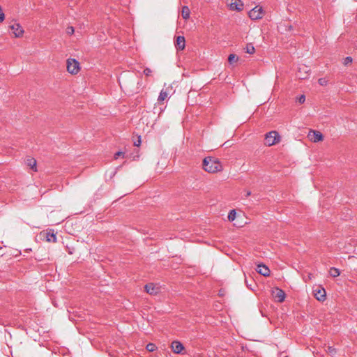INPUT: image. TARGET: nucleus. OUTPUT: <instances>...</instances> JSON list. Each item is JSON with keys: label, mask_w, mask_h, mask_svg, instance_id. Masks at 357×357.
Wrapping results in <instances>:
<instances>
[{"label": "nucleus", "mask_w": 357, "mask_h": 357, "mask_svg": "<svg viewBox=\"0 0 357 357\" xmlns=\"http://www.w3.org/2000/svg\"><path fill=\"white\" fill-rule=\"evenodd\" d=\"M190 14V11L188 6H183L182 13H181L183 18L185 20L189 19Z\"/></svg>", "instance_id": "4468645a"}, {"label": "nucleus", "mask_w": 357, "mask_h": 357, "mask_svg": "<svg viewBox=\"0 0 357 357\" xmlns=\"http://www.w3.org/2000/svg\"><path fill=\"white\" fill-rule=\"evenodd\" d=\"M167 96H168L167 93L166 91H165L164 90H162L159 94L158 100L163 101L167 98Z\"/></svg>", "instance_id": "6ab92c4d"}, {"label": "nucleus", "mask_w": 357, "mask_h": 357, "mask_svg": "<svg viewBox=\"0 0 357 357\" xmlns=\"http://www.w3.org/2000/svg\"><path fill=\"white\" fill-rule=\"evenodd\" d=\"M238 60V58L235 54H231L229 55L228 62L229 64L231 65V64L236 63Z\"/></svg>", "instance_id": "a211bd4d"}, {"label": "nucleus", "mask_w": 357, "mask_h": 357, "mask_svg": "<svg viewBox=\"0 0 357 357\" xmlns=\"http://www.w3.org/2000/svg\"><path fill=\"white\" fill-rule=\"evenodd\" d=\"M280 135L276 131H271L266 135L265 144L272 146L279 141Z\"/></svg>", "instance_id": "f03ea898"}, {"label": "nucleus", "mask_w": 357, "mask_h": 357, "mask_svg": "<svg viewBox=\"0 0 357 357\" xmlns=\"http://www.w3.org/2000/svg\"><path fill=\"white\" fill-rule=\"evenodd\" d=\"M245 283H246V285L247 287L250 289H252V287H251V284H250V283H248V280H245Z\"/></svg>", "instance_id": "c756f323"}, {"label": "nucleus", "mask_w": 357, "mask_h": 357, "mask_svg": "<svg viewBox=\"0 0 357 357\" xmlns=\"http://www.w3.org/2000/svg\"><path fill=\"white\" fill-rule=\"evenodd\" d=\"M298 100L300 103H303L305 100V96L304 95H301L298 98Z\"/></svg>", "instance_id": "bb28decb"}, {"label": "nucleus", "mask_w": 357, "mask_h": 357, "mask_svg": "<svg viewBox=\"0 0 357 357\" xmlns=\"http://www.w3.org/2000/svg\"><path fill=\"white\" fill-rule=\"evenodd\" d=\"M308 137H310V140L314 142H318L323 139V135L316 130H311L309 132Z\"/></svg>", "instance_id": "0eeeda50"}, {"label": "nucleus", "mask_w": 357, "mask_h": 357, "mask_svg": "<svg viewBox=\"0 0 357 357\" xmlns=\"http://www.w3.org/2000/svg\"><path fill=\"white\" fill-rule=\"evenodd\" d=\"M145 291L151 294L155 295L159 291V287L153 283H149L144 286Z\"/></svg>", "instance_id": "9b49d317"}, {"label": "nucleus", "mask_w": 357, "mask_h": 357, "mask_svg": "<svg viewBox=\"0 0 357 357\" xmlns=\"http://www.w3.org/2000/svg\"><path fill=\"white\" fill-rule=\"evenodd\" d=\"M251 195V192L250 191H247L246 192V194H245V197H248Z\"/></svg>", "instance_id": "2f4dec72"}, {"label": "nucleus", "mask_w": 357, "mask_h": 357, "mask_svg": "<svg viewBox=\"0 0 357 357\" xmlns=\"http://www.w3.org/2000/svg\"><path fill=\"white\" fill-rule=\"evenodd\" d=\"M273 296L275 298V301L278 302L282 303L284 301L285 298V293L283 290L277 288L273 292Z\"/></svg>", "instance_id": "423d86ee"}, {"label": "nucleus", "mask_w": 357, "mask_h": 357, "mask_svg": "<svg viewBox=\"0 0 357 357\" xmlns=\"http://www.w3.org/2000/svg\"><path fill=\"white\" fill-rule=\"evenodd\" d=\"M255 47L252 44H248L246 45L245 52L250 54H252L255 52Z\"/></svg>", "instance_id": "aec40b11"}, {"label": "nucleus", "mask_w": 357, "mask_h": 357, "mask_svg": "<svg viewBox=\"0 0 357 357\" xmlns=\"http://www.w3.org/2000/svg\"><path fill=\"white\" fill-rule=\"evenodd\" d=\"M10 28L11 29L12 33H13L15 37L19 38L22 36V27L19 23H15L10 25Z\"/></svg>", "instance_id": "6e6552de"}, {"label": "nucleus", "mask_w": 357, "mask_h": 357, "mask_svg": "<svg viewBox=\"0 0 357 357\" xmlns=\"http://www.w3.org/2000/svg\"><path fill=\"white\" fill-rule=\"evenodd\" d=\"M250 19L257 20L261 19L264 15V10L261 7L255 6L248 13Z\"/></svg>", "instance_id": "20e7f679"}, {"label": "nucleus", "mask_w": 357, "mask_h": 357, "mask_svg": "<svg viewBox=\"0 0 357 357\" xmlns=\"http://www.w3.org/2000/svg\"><path fill=\"white\" fill-rule=\"evenodd\" d=\"M335 349L332 347H328V351L332 353Z\"/></svg>", "instance_id": "7c9ffc66"}, {"label": "nucleus", "mask_w": 357, "mask_h": 357, "mask_svg": "<svg viewBox=\"0 0 357 357\" xmlns=\"http://www.w3.org/2000/svg\"><path fill=\"white\" fill-rule=\"evenodd\" d=\"M237 1H239V0H234V2H231L230 4L231 9H235L236 10H241L243 4H239Z\"/></svg>", "instance_id": "2eb2a0df"}, {"label": "nucleus", "mask_w": 357, "mask_h": 357, "mask_svg": "<svg viewBox=\"0 0 357 357\" xmlns=\"http://www.w3.org/2000/svg\"><path fill=\"white\" fill-rule=\"evenodd\" d=\"M79 69V62L73 59H68L67 60V70L70 74H77Z\"/></svg>", "instance_id": "7ed1b4c3"}, {"label": "nucleus", "mask_w": 357, "mask_h": 357, "mask_svg": "<svg viewBox=\"0 0 357 357\" xmlns=\"http://www.w3.org/2000/svg\"><path fill=\"white\" fill-rule=\"evenodd\" d=\"M171 347L175 354H182L183 350H184V346L183 344L181 342L176 340H174L172 342Z\"/></svg>", "instance_id": "9d476101"}, {"label": "nucleus", "mask_w": 357, "mask_h": 357, "mask_svg": "<svg viewBox=\"0 0 357 357\" xmlns=\"http://www.w3.org/2000/svg\"><path fill=\"white\" fill-rule=\"evenodd\" d=\"M202 165L204 169L209 173H215L222 169L220 162L217 159L213 158H205L203 160Z\"/></svg>", "instance_id": "f257e3e1"}, {"label": "nucleus", "mask_w": 357, "mask_h": 357, "mask_svg": "<svg viewBox=\"0 0 357 357\" xmlns=\"http://www.w3.org/2000/svg\"><path fill=\"white\" fill-rule=\"evenodd\" d=\"M185 46V38L181 36H178L176 40V47L179 50H183Z\"/></svg>", "instance_id": "ddd939ff"}, {"label": "nucleus", "mask_w": 357, "mask_h": 357, "mask_svg": "<svg viewBox=\"0 0 357 357\" xmlns=\"http://www.w3.org/2000/svg\"><path fill=\"white\" fill-rule=\"evenodd\" d=\"M121 155H124V153L123 152H121V151H118L116 152L115 154H114V158L115 159H117L119 157L121 156Z\"/></svg>", "instance_id": "a878e982"}, {"label": "nucleus", "mask_w": 357, "mask_h": 357, "mask_svg": "<svg viewBox=\"0 0 357 357\" xmlns=\"http://www.w3.org/2000/svg\"><path fill=\"white\" fill-rule=\"evenodd\" d=\"M351 62H352V58L351 56H347L344 60V64L345 66H347L348 64H349Z\"/></svg>", "instance_id": "5701e85b"}, {"label": "nucleus", "mask_w": 357, "mask_h": 357, "mask_svg": "<svg viewBox=\"0 0 357 357\" xmlns=\"http://www.w3.org/2000/svg\"><path fill=\"white\" fill-rule=\"evenodd\" d=\"M47 241L48 242H56V236L54 233L47 232L46 234Z\"/></svg>", "instance_id": "f3484780"}, {"label": "nucleus", "mask_w": 357, "mask_h": 357, "mask_svg": "<svg viewBox=\"0 0 357 357\" xmlns=\"http://www.w3.org/2000/svg\"><path fill=\"white\" fill-rule=\"evenodd\" d=\"M25 163L33 172H37V162L33 158L29 157L26 159Z\"/></svg>", "instance_id": "f8f14e48"}, {"label": "nucleus", "mask_w": 357, "mask_h": 357, "mask_svg": "<svg viewBox=\"0 0 357 357\" xmlns=\"http://www.w3.org/2000/svg\"><path fill=\"white\" fill-rule=\"evenodd\" d=\"M152 70L149 68H146L144 70V74L146 76H150L151 75Z\"/></svg>", "instance_id": "393cba45"}, {"label": "nucleus", "mask_w": 357, "mask_h": 357, "mask_svg": "<svg viewBox=\"0 0 357 357\" xmlns=\"http://www.w3.org/2000/svg\"><path fill=\"white\" fill-rule=\"evenodd\" d=\"M140 143H141V140L139 139L137 142H134V145L136 146H139L140 145Z\"/></svg>", "instance_id": "c85d7f7f"}, {"label": "nucleus", "mask_w": 357, "mask_h": 357, "mask_svg": "<svg viewBox=\"0 0 357 357\" xmlns=\"http://www.w3.org/2000/svg\"><path fill=\"white\" fill-rule=\"evenodd\" d=\"M146 349L149 351H154L155 349H156V346L155 344L153 343H149L147 345H146Z\"/></svg>", "instance_id": "4be33fe9"}, {"label": "nucleus", "mask_w": 357, "mask_h": 357, "mask_svg": "<svg viewBox=\"0 0 357 357\" xmlns=\"http://www.w3.org/2000/svg\"><path fill=\"white\" fill-rule=\"evenodd\" d=\"M319 83L320 85H325L326 83V81L324 79L321 78L319 79Z\"/></svg>", "instance_id": "cd10ccee"}, {"label": "nucleus", "mask_w": 357, "mask_h": 357, "mask_svg": "<svg viewBox=\"0 0 357 357\" xmlns=\"http://www.w3.org/2000/svg\"><path fill=\"white\" fill-rule=\"evenodd\" d=\"M314 295L317 300L324 301L326 299V291L324 288L317 287L314 289Z\"/></svg>", "instance_id": "39448f33"}, {"label": "nucleus", "mask_w": 357, "mask_h": 357, "mask_svg": "<svg viewBox=\"0 0 357 357\" xmlns=\"http://www.w3.org/2000/svg\"><path fill=\"white\" fill-rule=\"evenodd\" d=\"M74 28L73 26H68L67 29H66V33L68 34V35H73L74 33Z\"/></svg>", "instance_id": "b1692460"}, {"label": "nucleus", "mask_w": 357, "mask_h": 357, "mask_svg": "<svg viewBox=\"0 0 357 357\" xmlns=\"http://www.w3.org/2000/svg\"><path fill=\"white\" fill-rule=\"evenodd\" d=\"M31 249H26V250H24V252H29V251H31Z\"/></svg>", "instance_id": "473e14b6"}, {"label": "nucleus", "mask_w": 357, "mask_h": 357, "mask_svg": "<svg viewBox=\"0 0 357 357\" xmlns=\"http://www.w3.org/2000/svg\"><path fill=\"white\" fill-rule=\"evenodd\" d=\"M256 271L260 275L265 277L269 276L271 273L268 267L263 264L257 265Z\"/></svg>", "instance_id": "1a4fd4ad"}, {"label": "nucleus", "mask_w": 357, "mask_h": 357, "mask_svg": "<svg viewBox=\"0 0 357 357\" xmlns=\"http://www.w3.org/2000/svg\"><path fill=\"white\" fill-rule=\"evenodd\" d=\"M329 274L333 278H336L340 275V271L335 267H332L330 269Z\"/></svg>", "instance_id": "dca6fc26"}, {"label": "nucleus", "mask_w": 357, "mask_h": 357, "mask_svg": "<svg viewBox=\"0 0 357 357\" xmlns=\"http://www.w3.org/2000/svg\"><path fill=\"white\" fill-rule=\"evenodd\" d=\"M236 215V213L235 210L230 211V212L229 213V215H228L229 220H230V221L234 220Z\"/></svg>", "instance_id": "412c9836"}]
</instances>
